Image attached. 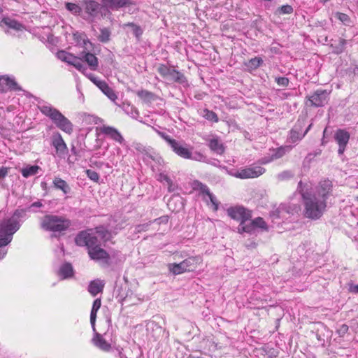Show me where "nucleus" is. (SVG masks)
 <instances>
[{"mask_svg": "<svg viewBox=\"0 0 358 358\" xmlns=\"http://www.w3.org/2000/svg\"><path fill=\"white\" fill-rule=\"evenodd\" d=\"M252 221V224L255 225V228H260L265 231L268 230V226L262 217H258L255 218Z\"/></svg>", "mask_w": 358, "mask_h": 358, "instance_id": "a19ab883", "label": "nucleus"}, {"mask_svg": "<svg viewBox=\"0 0 358 358\" xmlns=\"http://www.w3.org/2000/svg\"><path fill=\"white\" fill-rule=\"evenodd\" d=\"M169 221L168 216H162L159 218L155 219L152 222H157V224L167 223Z\"/></svg>", "mask_w": 358, "mask_h": 358, "instance_id": "680f3d73", "label": "nucleus"}, {"mask_svg": "<svg viewBox=\"0 0 358 358\" xmlns=\"http://www.w3.org/2000/svg\"><path fill=\"white\" fill-rule=\"evenodd\" d=\"M22 88L18 85L14 78L7 75L0 76V92L21 91Z\"/></svg>", "mask_w": 358, "mask_h": 358, "instance_id": "4468645a", "label": "nucleus"}, {"mask_svg": "<svg viewBox=\"0 0 358 358\" xmlns=\"http://www.w3.org/2000/svg\"><path fill=\"white\" fill-rule=\"evenodd\" d=\"M52 183L55 188L60 189L64 194H69L71 191V187L68 183L60 178L55 177Z\"/></svg>", "mask_w": 358, "mask_h": 358, "instance_id": "a878e982", "label": "nucleus"}, {"mask_svg": "<svg viewBox=\"0 0 358 358\" xmlns=\"http://www.w3.org/2000/svg\"><path fill=\"white\" fill-rule=\"evenodd\" d=\"M285 210V206H280V207L274 209L273 210H272L271 213H270V216L273 218V219H278L280 217V214L282 213V211Z\"/></svg>", "mask_w": 358, "mask_h": 358, "instance_id": "09e8293b", "label": "nucleus"}, {"mask_svg": "<svg viewBox=\"0 0 358 358\" xmlns=\"http://www.w3.org/2000/svg\"><path fill=\"white\" fill-rule=\"evenodd\" d=\"M335 16L338 20H339L345 24H348L350 21L349 16L345 13L337 12L336 13Z\"/></svg>", "mask_w": 358, "mask_h": 358, "instance_id": "de8ad7c7", "label": "nucleus"}, {"mask_svg": "<svg viewBox=\"0 0 358 358\" xmlns=\"http://www.w3.org/2000/svg\"><path fill=\"white\" fill-rule=\"evenodd\" d=\"M76 244L78 246H86L88 252L92 248H95L101 246L100 241L98 237L87 231H80L75 238Z\"/></svg>", "mask_w": 358, "mask_h": 358, "instance_id": "423d86ee", "label": "nucleus"}, {"mask_svg": "<svg viewBox=\"0 0 358 358\" xmlns=\"http://www.w3.org/2000/svg\"><path fill=\"white\" fill-rule=\"evenodd\" d=\"M103 287L104 283L101 280H95L90 282L87 289L92 296H95L103 292Z\"/></svg>", "mask_w": 358, "mask_h": 358, "instance_id": "5701e85b", "label": "nucleus"}, {"mask_svg": "<svg viewBox=\"0 0 358 358\" xmlns=\"http://www.w3.org/2000/svg\"><path fill=\"white\" fill-rule=\"evenodd\" d=\"M293 8L292 6L289 5V4H286V5H283L280 7H278L275 11V14L277 15H285V14H291L293 13Z\"/></svg>", "mask_w": 358, "mask_h": 358, "instance_id": "4c0bfd02", "label": "nucleus"}, {"mask_svg": "<svg viewBox=\"0 0 358 358\" xmlns=\"http://www.w3.org/2000/svg\"><path fill=\"white\" fill-rule=\"evenodd\" d=\"M96 313H97V311L94 310L92 309L91 310V313H90V323H91L92 328L94 331H96L95 322H96Z\"/></svg>", "mask_w": 358, "mask_h": 358, "instance_id": "6e6d98bb", "label": "nucleus"}, {"mask_svg": "<svg viewBox=\"0 0 358 358\" xmlns=\"http://www.w3.org/2000/svg\"><path fill=\"white\" fill-rule=\"evenodd\" d=\"M52 145L55 147L56 152L59 157L64 156L68 152L67 145L59 132L52 134Z\"/></svg>", "mask_w": 358, "mask_h": 358, "instance_id": "f3484780", "label": "nucleus"}, {"mask_svg": "<svg viewBox=\"0 0 358 358\" xmlns=\"http://www.w3.org/2000/svg\"><path fill=\"white\" fill-rule=\"evenodd\" d=\"M65 8L73 15H79L82 11V8L74 3H66Z\"/></svg>", "mask_w": 358, "mask_h": 358, "instance_id": "58836bf2", "label": "nucleus"}, {"mask_svg": "<svg viewBox=\"0 0 358 358\" xmlns=\"http://www.w3.org/2000/svg\"><path fill=\"white\" fill-rule=\"evenodd\" d=\"M255 227L252 224V221H251L249 224H246V222H243L241 224H239L238 227V232L239 234H243L244 232L248 234H253L255 231Z\"/></svg>", "mask_w": 358, "mask_h": 358, "instance_id": "f704fd0d", "label": "nucleus"}, {"mask_svg": "<svg viewBox=\"0 0 358 358\" xmlns=\"http://www.w3.org/2000/svg\"><path fill=\"white\" fill-rule=\"evenodd\" d=\"M134 148L137 151L141 152L142 154L144 153V152H146L147 150L145 147L140 143L136 144Z\"/></svg>", "mask_w": 358, "mask_h": 358, "instance_id": "0e129e2a", "label": "nucleus"}, {"mask_svg": "<svg viewBox=\"0 0 358 358\" xmlns=\"http://www.w3.org/2000/svg\"><path fill=\"white\" fill-rule=\"evenodd\" d=\"M222 169H224L228 174H229L230 176H234V177H236V175H238V170L236 171H233V170H228V168L227 166H223L222 167Z\"/></svg>", "mask_w": 358, "mask_h": 358, "instance_id": "338daca9", "label": "nucleus"}, {"mask_svg": "<svg viewBox=\"0 0 358 358\" xmlns=\"http://www.w3.org/2000/svg\"><path fill=\"white\" fill-rule=\"evenodd\" d=\"M348 290L352 294H358V285H355L352 282L348 284Z\"/></svg>", "mask_w": 358, "mask_h": 358, "instance_id": "13d9d810", "label": "nucleus"}, {"mask_svg": "<svg viewBox=\"0 0 358 358\" xmlns=\"http://www.w3.org/2000/svg\"><path fill=\"white\" fill-rule=\"evenodd\" d=\"M40 169L41 168L38 165L27 166L21 169V173L24 178H27L30 176L36 175Z\"/></svg>", "mask_w": 358, "mask_h": 358, "instance_id": "c756f323", "label": "nucleus"}, {"mask_svg": "<svg viewBox=\"0 0 358 358\" xmlns=\"http://www.w3.org/2000/svg\"><path fill=\"white\" fill-rule=\"evenodd\" d=\"M10 168L2 166L0 168V180L4 179L8 174Z\"/></svg>", "mask_w": 358, "mask_h": 358, "instance_id": "bf43d9fd", "label": "nucleus"}, {"mask_svg": "<svg viewBox=\"0 0 358 358\" xmlns=\"http://www.w3.org/2000/svg\"><path fill=\"white\" fill-rule=\"evenodd\" d=\"M94 332L95 336L92 339L94 345L103 351H108L111 348L110 344L108 343L101 334L96 331Z\"/></svg>", "mask_w": 358, "mask_h": 358, "instance_id": "412c9836", "label": "nucleus"}, {"mask_svg": "<svg viewBox=\"0 0 358 358\" xmlns=\"http://www.w3.org/2000/svg\"><path fill=\"white\" fill-rule=\"evenodd\" d=\"M208 146L211 150L218 155H222L224 152V147L223 144L217 138L210 139L208 142Z\"/></svg>", "mask_w": 358, "mask_h": 358, "instance_id": "bb28decb", "label": "nucleus"}, {"mask_svg": "<svg viewBox=\"0 0 358 358\" xmlns=\"http://www.w3.org/2000/svg\"><path fill=\"white\" fill-rule=\"evenodd\" d=\"M189 159H193V160L199 161V162H204L206 159V157L199 152H196L194 154L192 153V157L189 158Z\"/></svg>", "mask_w": 358, "mask_h": 358, "instance_id": "4d7b16f0", "label": "nucleus"}, {"mask_svg": "<svg viewBox=\"0 0 358 358\" xmlns=\"http://www.w3.org/2000/svg\"><path fill=\"white\" fill-rule=\"evenodd\" d=\"M305 126L303 121L298 120L289 132L287 141L295 143L300 141L305 136L303 134V128Z\"/></svg>", "mask_w": 358, "mask_h": 358, "instance_id": "dca6fc26", "label": "nucleus"}, {"mask_svg": "<svg viewBox=\"0 0 358 358\" xmlns=\"http://www.w3.org/2000/svg\"><path fill=\"white\" fill-rule=\"evenodd\" d=\"M137 96L146 103H150L157 99V96L148 90H141L136 92Z\"/></svg>", "mask_w": 358, "mask_h": 358, "instance_id": "cd10ccee", "label": "nucleus"}, {"mask_svg": "<svg viewBox=\"0 0 358 358\" xmlns=\"http://www.w3.org/2000/svg\"><path fill=\"white\" fill-rule=\"evenodd\" d=\"M74 271L71 264L66 262L63 264L58 271V275L61 276L62 279H66L71 278L73 275Z\"/></svg>", "mask_w": 358, "mask_h": 358, "instance_id": "b1692460", "label": "nucleus"}, {"mask_svg": "<svg viewBox=\"0 0 358 358\" xmlns=\"http://www.w3.org/2000/svg\"><path fill=\"white\" fill-rule=\"evenodd\" d=\"M89 78L90 80L95 84L102 92L106 95L111 101H115L117 96L114 92L113 90L108 86V85L104 81L99 79L97 77L90 75Z\"/></svg>", "mask_w": 358, "mask_h": 358, "instance_id": "2eb2a0df", "label": "nucleus"}, {"mask_svg": "<svg viewBox=\"0 0 358 358\" xmlns=\"http://www.w3.org/2000/svg\"><path fill=\"white\" fill-rule=\"evenodd\" d=\"M42 114L48 117L56 127L62 131L71 134L73 131L72 122L66 117L59 110L50 104H44L38 106Z\"/></svg>", "mask_w": 358, "mask_h": 358, "instance_id": "7ed1b4c3", "label": "nucleus"}, {"mask_svg": "<svg viewBox=\"0 0 358 358\" xmlns=\"http://www.w3.org/2000/svg\"><path fill=\"white\" fill-rule=\"evenodd\" d=\"M159 180L161 181H164L166 183H170L171 180V179L167 175L164 174V173L159 174Z\"/></svg>", "mask_w": 358, "mask_h": 358, "instance_id": "e2e57ef3", "label": "nucleus"}, {"mask_svg": "<svg viewBox=\"0 0 358 358\" xmlns=\"http://www.w3.org/2000/svg\"><path fill=\"white\" fill-rule=\"evenodd\" d=\"M57 56L58 59H61L63 62H65L69 64H71L73 61L74 60L76 56L73 55L71 53H69L64 50H59L57 53Z\"/></svg>", "mask_w": 358, "mask_h": 358, "instance_id": "72a5a7b5", "label": "nucleus"}, {"mask_svg": "<svg viewBox=\"0 0 358 358\" xmlns=\"http://www.w3.org/2000/svg\"><path fill=\"white\" fill-rule=\"evenodd\" d=\"M289 150V148L286 147H280L278 148L275 152L272 155V158L273 159H279L284 156L286 152Z\"/></svg>", "mask_w": 358, "mask_h": 358, "instance_id": "a18cd8bd", "label": "nucleus"}, {"mask_svg": "<svg viewBox=\"0 0 358 358\" xmlns=\"http://www.w3.org/2000/svg\"><path fill=\"white\" fill-rule=\"evenodd\" d=\"M275 82L279 86L287 87L289 85V80L286 77H277L275 79Z\"/></svg>", "mask_w": 358, "mask_h": 358, "instance_id": "3c124183", "label": "nucleus"}, {"mask_svg": "<svg viewBox=\"0 0 358 358\" xmlns=\"http://www.w3.org/2000/svg\"><path fill=\"white\" fill-rule=\"evenodd\" d=\"M194 188L200 190V192L203 194H205L207 195V194H209V193L210 192L208 187L206 185L201 182L199 180H195L194 182Z\"/></svg>", "mask_w": 358, "mask_h": 358, "instance_id": "79ce46f5", "label": "nucleus"}, {"mask_svg": "<svg viewBox=\"0 0 358 358\" xmlns=\"http://www.w3.org/2000/svg\"><path fill=\"white\" fill-rule=\"evenodd\" d=\"M348 326L345 324H343L341 325L336 330V333L339 335L340 337H344V336L348 333Z\"/></svg>", "mask_w": 358, "mask_h": 358, "instance_id": "864d4df0", "label": "nucleus"}, {"mask_svg": "<svg viewBox=\"0 0 358 358\" xmlns=\"http://www.w3.org/2000/svg\"><path fill=\"white\" fill-rule=\"evenodd\" d=\"M122 109L125 113L134 119H137L139 116V112L137 108L129 103H123Z\"/></svg>", "mask_w": 358, "mask_h": 358, "instance_id": "2f4dec72", "label": "nucleus"}, {"mask_svg": "<svg viewBox=\"0 0 358 358\" xmlns=\"http://www.w3.org/2000/svg\"><path fill=\"white\" fill-rule=\"evenodd\" d=\"M227 212L231 219L240 222L239 224L246 222L252 217V212L241 206L230 207Z\"/></svg>", "mask_w": 358, "mask_h": 358, "instance_id": "6e6552de", "label": "nucleus"}, {"mask_svg": "<svg viewBox=\"0 0 358 358\" xmlns=\"http://www.w3.org/2000/svg\"><path fill=\"white\" fill-rule=\"evenodd\" d=\"M44 205L41 201L32 203L26 209H17L13 215L0 222V248L8 245L13 240V234L19 230L21 224L20 218L25 215V213H37V208H42Z\"/></svg>", "mask_w": 358, "mask_h": 358, "instance_id": "f03ea898", "label": "nucleus"}, {"mask_svg": "<svg viewBox=\"0 0 358 358\" xmlns=\"http://www.w3.org/2000/svg\"><path fill=\"white\" fill-rule=\"evenodd\" d=\"M156 132L157 134L161 137L162 138L166 143L167 144L170 146L173 142L175 141V139L172 138L169 135H168L165 132H162V131H160L157 129H156L155 128H154L153 127H152Z\"/></svg>", "mask_w": 358, "mask_h": 358, "instance_id": "37998d69", "label": "nucleus"}, {"mask_svg": "<svg viewBox=\"0 0 358 358\" xmlns=\"http://www.w3.org/2000/svg\"><path fill=\"white\" fill-rule=\"evenodd\" d=\"M329 94L330 92L318 89L311 94L306 96V105L315 108L323 107L328 103Z\"/></svg>", "mask_w": 358, "mask_h": 358, "instance_id": "0eeeda50", "label": "nucleus"}, {"mask_svg": "<svg viewBox=\"0 0 358 358\" xmlns=\"http://www.w3.org/2000/svg\"><path fill=\"white\" fill-rule=\"evenodd\" d=\"M124 27H128L131 29L132 33L134 36L136 37V40L139 41L141 38L143 34V29L139 25L136 24L134 22H128L123 25Z\"/></svg>", "mask_w": 358, "mask_h": 358, "instance_id": "7c9ffc66", "label": "nucleus"}, {"mask_svg": "<svg viewBox=\"0 0 358 358\" xmlns=\"http://www.w3.org/2000/svg\"><path fill=\"white\" fill-rule=\"evenodd\" d=\"M350 138V133L343 129H338L334 134V139L338 145V154L341 156L344 154L345 148Z\"/></svg>", "mask_w": 358, "mask_h": 358, "instance_id": "9d476101", "label": "nucleus"}, {"mask_svg": "<svg viewBox=\"0 0 358 358\" xmlns=\"http://www.w3.org/2000/svg\"><path fill=\"white\" fill-rule=\"evenodd\" d=\"M83 58L85 62L87 63L90 68L92 71H95L98 67V59L97 57L91 52H83Z\"/></svg>", "mask_w": 358, "mask_h": 358, "instance_id": "393cba45", "label": "nucleus"}, {"mask_svg": "<svg viewBox=\"0 0 358 358\" xmlns=\"http://www.w3.org/2000/svg\"><path fill=\"white\" fill-rule=\"evenodd\" d=\"M262 64L263 59L261 57H255L250 59L247 63H245V66L249 69H256Z\"/></svg>", "mask_w": 358, "mask_h": 358, "instance_id": "e433bc0d", "label": "nucleus"}, {"mask_svg": "<svg viewBox=\"0 0 358 358\" xmlns=\"http://www.w3.org/2000/svg\"><path fill=\"white\" fill-rule=\"evenodd\" d=\"M111 31L109 28L103 27L100 29V34L97 36L98 40L103 43L110 40Z\"/></svg>", "mask_w": 358, "mask_h": 358, "instance_id": "473e14b6", "label": "nucleus"}, {"mask_svg": "<svg viewBox=\"0 0 358 358\" xmlns=\"http://www.w3.org/2000/svg\"><path fill=\"white\" fill-rule=\"evenodd\" d=\"M71 152L76 156L80 155V151L77 149V148L73 143H72L71 145Z\"/></svg>", "mask_w": 358, "mask_h": 358, "instance_id": "69168bd1", "label": "nucleus"}, {"mask_svg": "<svg viewBox=\"0 0 358 358\" xmlns=\"http://www.w3.org/2000/svg\"><path fill=\"white\" fill-rule=\"evenodd\" d=\"M71 65L73 66L76 69L82 72L87 69L86 66L83 64L81 59L77 57H75Z\"/></svg>", "mask_w": 358, "mask_h": 358, "instance_id": "c03bdc74", "label": "nucleus"}, {"mask_svg": "<svg viewBox=\"0 0 358 358\" xmlns=\"http://www.w3.org/2000/svg\"><path fill=\"white\" fill-rule=\"evenodd\" d=\"M203 116L207 120H209V121H211L213 122H217L219 121L217 115L213 110L205 109L203 110Z\"/></svg>", "mask_w": 358, "mask_h": 358, "instance_id": "ea45409f", "label": "nucleus"}, {"mask_svg": "<svg viewBox=\"0 0 358 358\" xmlns=\"http://www.w3.org/2000/svg\"><path fill=\"white\" fill-rule=\"evenodd\" d=\"M3 26L16 31L22 30L23 28V25L22 24H20L17 20L9 17H4L0 22V27L3 28Z\"/></svg>", "mask_w": 358, "mask_h": 358, "instance_id": "4be33fe9", "label": "nucleus"}, {"mask_svg": "<svg viewBox=\"0 0 358 358\" xmlns=\"http://www.w3.org/2000/svg\"><path fill=\"white\" fill-rule=\"evenodd\" d=\"M293 177V173L290 171H284L278 175V178L280 180H288Z\"/></svg>", "mask_w": 358, "mask_h": 358, "instance_id": "8fccbe9b", "label": "nucleus"}, {"mask_svg": "<svg viewBox=\"0 0 358 358\" xmlns=\"http://www.w3.org/2000/svg\"><path fill=\"white\" fill-rule=\"evenodd\" d=\"M102 8L106 10L104 13H101V17H105L107 15H110V10H117L130 3L129 0H101Z\"/></svg>", "mask_w": 358, "mask_h": 358, "instance_id": "f8f14e48", "label": "nucleus"}, {"mask_svg": "<svg viewBox=\"0 0 358 358\" xmlns=\"http://www.w3.org/2000/svg\"><path fill=\"white\" fill-rule=\"evenodd\" d=\"M71 222L63 216L45 215L41 218L40 227L42 229L52 232L64 231L69 228Z\"/></svg>", "mask_w": 358, "mask_h": 358, "instance_id": "20e7f679", "label": "nucleus"}, {"mask_svg": "<svg viewBox=\"0 0 358 358\" xmlns=\"http://www.w3.org/2000/svg\"><path fill=\"white\" fill-rule=\"evenodd\" d=\"M168 185V190L170 192H173L176 190V185L173 184L172 180L170 183H167Z\"/></svg>", "mask_w": 358, "mask_h": 358, "instance_id": "774afa93", "label": "nucleus"}, {"mask_svg": "<svg viewBox=\"0 0 358 358\" xmlns=\"http://www.w3.org/2000/svg\"><path fill=\"white\" fill-rule=\"evenodd\" d=\"M83 5L84 6L85 13L93 18L96 17L98 15L100 10L103 8L102 4H99L94 0H84L83 1Z\"/></svg>", "mask_w": 358, "mask_h": 358, "instance_id": "a211bd4d", "label": "nucleus"}, {"mask_svg": "<svg viewBox=\"0 0 358 358\" xmlns=\"http://www.w3.org/2000/svg\"><path fill=\"white\" fill-rule=\"evenodd\" d=\"M265 171L264 168L259 166L241 168L238 170V175H236V178L241 179L255 178L262 175Z\"/></svg>", "mask_w": 358, "mask_h": 358, "instance_id": "9b49d317", "label": "nucleus"}, {"mask_svg": "<svg viewBox=\"0 0 358 358\" xmlns=\"http://www.w3.org/2000/svg\"><path fill=\"white\" fill-rule=\"evenodd\" d=\"M195 262L196 258L194 257H190L185 259L179 264H169L168 268L169 271L173 274L179 275L186 271H190L193 270V267Z\"/></svg>", "mask_w": 358, "mask_h": 358, "instance_id": "1a4fd4ad", "label": "nucleus"}, {"mask_svg": "<svg viewBox=\"0 0 358 358\" xmlns=\"http://www.w3.org/2000/svg\"><path fill=\"white\" fill-rule=\"evenodd\" d=\"M207 195L208 196L210 202L214 206V210H217L219 202L217 201L216 196L211 192H210L209 194Z\"/></svg>", "mask_w": 358, "mask_h": 358, "instance_id": "5fc2aeb1", "label": "nucleus"}, {"mask_svg": "<svg viewBox=\"0 0 358 358\" xmlns=\"http://www.w3.org/2000/svg\"><path fill=\"white\" fill-rule=\"evenodd\" d=\"M86 174L87 177L92 181L98 182L100 178V176L97 172L95 171L87 169L86 171Z\"/></svg>", "mask_w": 358, "mask_h": 358, "instance_id": "49530a36", "label": "nucleus"}, {"mask_svg": "<svg viewBox=\"0 0 358 358\" xmlns=\"http://www.w3.org/2000/svg\"><path fill=\"white\" fill-rule=\"evenodd\" d=\"M101 305L100 299H96L94 301L92 309L98 311Z\"/></svg>", "mask_w": 358, "mask_h": 358, "instance_id": "052dcab7", "label": "nucleus"}, {"mask_svg": "<svg viewBox=\"0 0 358 358\" xmlns=\"http://www.w3.org/2000/svg\"><path fill=\"white\" fill-rule=\"evenodd\" d=\"M96 236L103 242H106L111 238V233L103 226H99L95 228Z\"/></svg>", "mask_w": 358, "mask_h": 358, "instance_id": "c85d7f7f", "label": "nucleus"}, {"mask_svg": "<svg viewBox=\"0 0 358 358\" xmlns=\"http://www.w3.org/2000/svg\"><path fill=\"white\" fill-rule=\"evenodd\" d=\"M88 255L91 259L94 261L101 262L103 266H109L110 265V258L109 254L100 246L95 248H92Z\"/></svg>", "mask_w": 358, "mask_h": 358, "instance_id": "ddd939ff", "label": "nucleus"}, {"mask_svg": "<svg viewBox=\"0 0 358 358\" xmlns=\"http://www.w3.org/2000/svg\"><path fill=\"white\" fill-rule=\"evenodd\" d=\"M101 132L105 135L110 136L113 140L122 144L124 141V138L117 129L110 126H103L100 129Z\"/></svg>", "mask_w": 358, "mask_h": 358, "instance_id": "aec40b11", "label": "nucleus"}, {"mask_svg": "<svg viewBox=\"0 0 358 358\" xmlns=\"http://www.w3.org/2000/svg\"><path fill=\"white\" fill-rule=\"evenodd\" d=\"M117 294L116 295V299L118 301L121 302L122 304L124 303H129L130 302V298L132 295V293L131 292L130 294H129L128 292L124 293L122 290V288L118 289L117 290Z\"/></svg>", "mask_w": 358, "mask_h": 358, "instance_id": "c9c22d12", "label": "nucleus"}, {"mask_svg": "<svg viewBox=\"0 0 358 358\" xmlns=\"http://www.w3.org/2000/svg\"><path fill=\"white\" fill-rule=\"evenodd\" d=\"M297 191L301 196L305 217L319 220L327 210V201L332 196V182L328 179L322 180L312 190L308 191L306 184L300 181Z\"/></svg>", "mask_w": 358, "mask_h": 358, "instance_id": "f257e3e1", "label": "nucleus"}, {"mask_svg": "<svg viewBox=\"0 0 358 358\" xmlns=\"http://www.w3.org/2000/svg\"><path fill=\"white\" fill-rule=\"evenodd\" d=\"M157 70L162 78L169 79L172 82L179 84H185L187 82L186 77L182 73L166 64H160Z\"/></svg>", "mask_w": 358, "mask_h": 358, "instance_id": "39448f33", "label": "nucleus"}, {"mask_svg": "<svg viewBox=\"0 0 358 358\" xmlns=\"http://www.w3.org/2000/svg\"><path fill=\"white\" fill-rule=\"evenodd\" d=\"M170 148L177 155L182 158L189 159L192 157V152L176 140L173 142Z\"/></svg>", "mask_w": 358, "mask_h": 358, "instance_id": "6ab92c4d", "label": "nucleus"}, {"mask_svg": "<svg viewBox=\"0 0 358 358\" xmlns=\"http://www.w3.org/2000/svg\"><path fill=\"white\" fill-rule=\"evenodd\" d=\"M152 222H149L144 224H138L135 227V232L136 233H141L142 231H145L148 230L149 226L150 225Z\"/></svg>", "mask_w": 358, "mask_h": 358, "instance_id": "603ef678", "label": "nucleus"}]
</instances>
